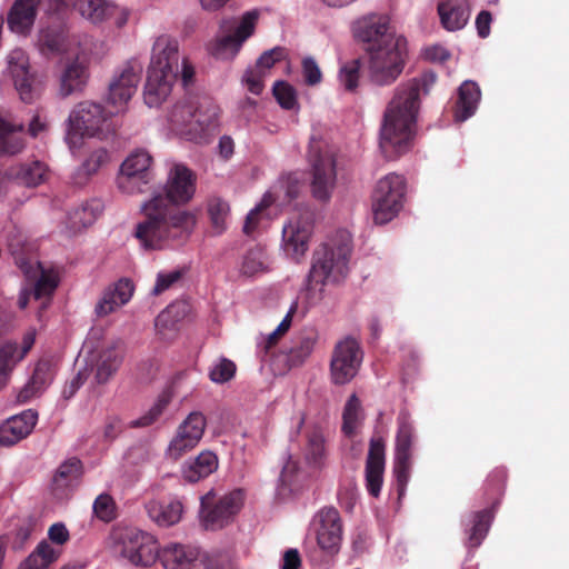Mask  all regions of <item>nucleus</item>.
I'll return each instance as SVG.
<instances>
[{"label":"nucleus","instance_id":"obj_1","mask_svg":"<svg viewBox=\"0 0 569 569\" xmlns=\"http://www.w3.org/2000/svg\"><path fill=\"white\" fill-rule=\"evenodd\" d=\"M196 181L192 170L182 163H174L163 188L153 191L151 198L141 203L143 220L137 223L134 237L142 248L160 250L188 236L196 220L181 206L194 196Z\"/></svg>","mask_w":569,"mask_h":569},{"label":"nucleus","instance_id":"obj_2","mask_svg":"<svg viewBox=\"0 0 569 569\" xmlns=\"http://www.w3.org/2000/svg\"><path fill=\"white\" fill-rule=\"evenodd\" d=\"M436 81V73L427 71L396 88L381 127L380 148L387 158H397L409 149L416 132L421 94H428Z\"/></svg>","mask_w":569,"mask_h":569},{"label":"nucleus","instance_id":"obj_3","mask_svg":"<svg viewBox=\"0 0 569 569\" xmlns=\"http://www.w3.org/2000/svg\"><path fill=\"white\" fill-rule=\"evenodd\" d=\"M109 551L113 557L134 566L149 567L160 560L164 569H191L208 556L180 543H168L159 549L156 538L134 527L116 526L109 535Z\"/></svg>","mask_w":569,"mask_h":569},{"label":"nucleus","instance_id":"obj_4","mask_svg":"<svg viewBox=\"0 0 569 569\" xmlns=\"http://www.w3.org/2000/svg\"><path fill=\"white\" fill-rule=\"evenodd\" d=\"M351 236L346 230L337 232L329 242L319 246L312 257V266L308 276V290L320 284L338 283L348 274V262L352 250Z\"/></svg>","mask_w":569,"mask_h":569},{"label":"nucleus","instance_id":"obj_5","mask_svg":"<svg viewBox=\"0 0 569 569\" xmlns=\"http://www.w3.org/2000/svg\"><path fill=\"white\" fill-rule=\"evenodd\" d=\"M368 77L379 87L392 84L402 73L407 60V41L389 42L388 47L371 48L368 53Z\"/></svg>","mask_w":569,"mask_h":569},{"label":"nucleus","instance_id":"obj_6","mask_svg":"<svg viewBox=\"0 0 569 569\" xmlns=\"http://www.w3.org/2000/svg\"><path fill=\"white\" fill-rule=\"evenodd\" d=\"M219 116L218 107L210 100H204L198 107L191 101L177 102L170 114L169 121L176 130L183 134H192L196 138L216 127Z\"/></svg>","mask_w":569,"mask_h":569},{"label":"nucleus","instance_id":"obj_7","mask_svg":"<svg viewBox=\"0 0 569 569\" xmlns=\"http://www.w3.org/2000/svg\"><path fill=\"white\" fill-rule=\"evenodd\" d=\"M406 194V180L390 173L380 179L372 196L373 220L377 224L391 221L401 210Z\"/></svg>","mask_w":569,"mask_h":569},{"label":"nucleus","instance_id":"obj_8","mask_svg":"<svg viewBox=\"0 0 569 569\" xmlns=\"http://www.w3.org/2000/svg\"><path fill=\"white\" fill-rule=\"evenodd\" d=\"M106 121L104 109L92 101L78 103L68 118L67 142L71 149L82 146L84 138L99 134Z\"/></svg>","mask_w":569,"mask_h":569},{"label":"nucleus","instance_id":"obj_9","mask_svg":"<svg viewBox=\"0 0 569 569\" xmlns=\"http://www.w3.org/2000/svg\"><path fill=\"white\" fill-rule=\"evenodd\" d=\"M311 164V193L319 201H328L336 187V158L333 152L322 150L320 143H312L309 148Z\"/></svg>","mask_w":569,"mask_h":569},{"label":"nucleus","instance_id":"obj_10","mask_svg":"<svg viewBox=\"0 0 569 569\" xmlns=\"http://www.w3.org/2000/svg\"><path fill=\"white\" fill-rule=\"evenodd\" d=\"M397 426L393 472L397 479L398 492L401 496L410 477L416 436L410 415L407 411L399 413Z\"/></svg>","mask_w":569,"mask_h":569},{"label":"nucleus","instance_id":"obj_11","mask_svg":"<svg viewBox=\"0 0 569 569\" xmlns=\"http://www.w3.org/2000/svg\"><path fill=\"white\" fill-rule=\"evenodd\" d=\"M244 493L242 490H233L217 501L210 492L201 498L202 523L208 530L221 529L229 525L243 506Z\"/></svg>","mask_w":569,"mask_h":569},{"label":"nucleus","instance_id":"obj_12","mask_svg":"<svg viewBox=\"0 0 569 569\" xmlns=\"http://www.w3.org/2000/svg\"><path fill=\"white\" fill-rule=\"evenodd\" d=\"M363 352L360 343L352 337L340 340L332 351L330 375L335 385H346L358 373Z\"/></svg>","mask_w":569,"mask_h":569},{"label":"nucleus","instance_id":"obj_13","mask_svg":"<svg viewBox=\"0 0 569 569\" xmlns=\"http://www.w3.org/2000/svg\"><path fill=\"white\" fill-rule=\"evenodd\" d=\"M141 73L142 66L137 61H129L114 72L109 82V117L124 111L127 103L137 91Z\"/></svg>","mask_w":569,"mask_h":569},{"label":"nucleus","instance_id":"obj_14","mask_svg":"<svg viewBox=\"0 0 569 569\" xmlns=\"http://www.w3.org/2000/svg\"><path fill=\"white\" fill-rule=\"evenodd\" d=\"M8 71L23 102L33 103L40 98L42 82L36 74L30 72L29 57L23 50L14 49L9 53Z\"/></svg>","mask_w":569,"mask_h":569},{"label":"nucleus","instance_id":"obj_15","mask_svg":"<svg viewBox=\"0 0 569 569\" xmlns=\"http://www.w3.org/2000/svg\"><path fill=\"white\" fill-rule=\"evenodd\" d=\"M355 37L366 44L367 53L371 52V48L388 47L389 42L396 41L401 43L407 41L402 36H397L391 30L389 18L381 14H370L358 20L353 27Z\"/></svg>","mask_w":569,"mask_h":569},{"label":"nucleus","instance_id":"obj_16","mask_svg":"<svg viewBox=\"0 0 569 569\" xmlns=\"http://www.w3.org/2000/svg\"><path fill=\"white\" fill-rule=\"evenodd\" d=\"M206 426L207 420L203 413L190 412L178 427L176 436L167 448V456L172 460H178L196 448L204 433Z\"/></svg>","mask_w":569,"mask_h":569},{"label":"nucleus","instance_id":"obj_17","mask_svg":"<svg viewBox=\"0 0 569 569\" xmlns=\"http://www.w3.org/2000/svg\"><path fill=\"white\" fill-rule=\"evenodd\" d=\"M313 229L310 214L292 217L282 228V240L286 252L299 260L309 248V239Z\"/></svg>","mask_w":569,"mask_h":569},{"label":"nucleus","instance_id":"obj_18","mask_svg":"<svg viewBox=\"0 0 569 569\" xmlns=\"http://www.w3.org/2000/svg\"><path fill=\"white\" fill-rule=\"evenodd\" d=\"M386 443L380 437L371 438L365 467L366 488L370 496L378 498L383 483Z\"/></svg>","mask_w":569,"mask_h":569},{"label":"nucleus","instance_id":"obj_19","mask_svg":"<svg viewBox=\"0 0 569 569\" xmlns=\"http://www.w3.org/2000/svg\"><path fill=\"white\" fill-rule=\"evenodd\" d=\"M319 528L317 541L319 547L330 553L337 552L342 539V521L335 507H325L318 515Z\"/></svg>","mask_w":569,"mask_h":569},{"label":"nucleus","instance_id":"obj_20","mask_svg":"<svg viewBox=\"0 0 569 569\" xmlns=\"http://www.w3.org/2000/svg\"><path fill=\"white\" fill-rule=\"evenodd\" d=\"M258 16L256 10L246 12L233 33L222 36L216 40L212 54L218 58H222L227 53L234 56L242 43L252 36Z\"/></svg>","mask_w":569,"mask_h":569},{"label":"nucleus","instance_id":"obj_21","mask_svg":"<svg viewBox=\"0 0 569 569\" xmlns=\"http://www.w3.org/2000/svg\"><path fill=\"white\" fill-rule=\"evenodd\" d=\"M81 473L82 465L79 459L71 458L61 463L51 482L53 497L60 501L68 500L78 487Z\"/></svg>","mask_w":569,"mask_h":569},{"label":"nucleus","instance_id":"obj_22","mask_svg":"<svg viewBox=\"0 0 569 569\" xmlns=\"http://www.w3.org/2000/svg\"><path fill=\"white\" fill-rule=\"evenodd\" d=\"M177 80V72L161 71L160 69H148L147 81L143 90V99L149 107H159L172 91Z\"/></svg>","mask_w":569,"mask_h":569},{"label":"nucleus","instance_id":"obj_23","mask_svg":"<svg viewBox=\"0 0 569 569\" xmlns=\"http://www.w3.org/2000/svg\"><path fill=\"white\" fill-rule=\"evenodd\" d=\"M179 62V44L177 39L162 34L158 37L152 47L151 62L149 69L177 72Z\"/></svg>","mask_w":569,"mask_h":569},{"label":"nucleus","instance_id":"obj_24","mask_svg":"<svg viewBox=\"0 0 569 569\" xmlns=\"http://www.w3.org/2000/svg\"><path fill=\"white\" fill-rule=\"evenodd\" d=\"M37 420L38 412L31 409L9 418L0 428V445L7 447L16 445L32 431Z\"/></svg>","mask_w":569,"mask_h":569},{"label":"nucleus","instance_id":"obj_25","mask_svg":"<svg viewBox=\"0 0 569 569\" xmlns=\"http://www.w3.org/2000/svg\"><path fill=\"white\" fill-rule=\"evenodd\" d=\"M41 0H16L11 6L7 23L18 34L28 36L37 18V9Z\"/></svg>","mask_w":569,"mask_h":569},{"label":"nucleus","instance_id":"obj_26","mask_svg":"<svg viewBox=\"0 0 569 569\" xmlns=\"http://www.w3.org/2000/svg\"><path fill=\"white\" fill-rule=\"evenodd\" d=\"M469 0H446L438 4L441 26L448 31L465 28L470 18Z\"/></svg>","mask_w":569,"mask_h":569},{"label":"nucleus","instance_id":"obj_27","mask_svg":"<svg viewBox=\"0 0 569 569\" xmlns=\"http://www.w3.org/2000/svg\"><path fill=\"white\" fill-rule=\"evenodd\" d=\"M68 30L62 22L50 23L38 31L37 47L42 54H58L67 50Z\"/></svg>","mask_w":569,"mask_h":569},{"label":"nucleus","instance_id":"obj_28","mask_svg":"<svg viewBox=\"0 0 569 569\" xmlns=\"http://www.w3.org/2000/svg\"><path fill=\"white\" fill-rule=\"evenodd\" d=\"M481 98L479 86L471 80H466L458 89V98L453 107V119L463 122L475 114Z\"/></svg>","mask_w":569,"mask_h":569},{"label":"nucleus","instance_id":"obj_29","mask_svg":"<svg viewBox=\"0 0 569 569\" xmlns=\"http://www.w3.org/2000/svg\"><path fill=\"white\" fill-rule=\"evenodd\" d=\"M34 340V331H28L23 336L21 345L7 341L0 346V369L9 376L13 367L22 360L32 348Z\"/></svg>","mask_w":569,"mask_h":569},{"label":"nucleus","instance_id":"obj_30","mask_svg":"<svg viewBox=\"0 0 569 569\" xmlns=\"http://www.w3.org/2000/svg\"><path fill=\"white\" fill-rule=\"evenodd\" d=\"M149 518L159 527H170L179 522L182 516V503L173 500L169 502L151 500L146 503Z\"/></svg>","mask_w":569,"mask_h":569},{"label":"nucleus","instance_id":"obj_31","mask_svg":"<svg viewBox=\"0 0 569 569\" xmlns=\"http://www.w3.org/2000/svg\"><path fill=\"white\" fill-rule=\"evenodd\" d=\"M46 166L40 161L14 164L8 168V174L14 182L26 187L40 184L46 176Z\"/></svg>","mask_w":569,"mask_h":569},{"label":"nucleus","instance_id":"obj_32","mask_svg":"<svg viewBox=\"0 0 569 569\" xmlns=\"http://www.w3.org/2000/svg\"><path fill=\"white\" fill-rule=\"evenodd\" d=\"M88 72L86 66L78 59L67 64L60 83V94L68 97L81 91L87 82Z\"/></svg>","mask_w":569,"mask_h":569},{"label":"nucleus","instance_id":"obj_33","mask_svg":"<svg viewBox=\"0 0 569 569\" xmlns=\"http://www.w3.org/2000/svg\"><path fill=\"white\" fill-rule=\"evenodd\" d=\"M154 181L153 177H147L131 170H123L120 168L116 178V186L120 192L124 194H140L150 190Z\"/></svg>","mask_w":569,"mask_h":569},{"label":"nucleus","instance_id":"obj_34","mask_svg":"<svg viewBox=\"0 0 569 569\" xmlns=\"http://www.w3.org/2000/svg\"><path fill=\"white\" fill-rule=\"evenodd\" d=\"M218 469V457L212 451H202L183 469V477L189 482H198Z\"/></svg>","mask_w":569,"mask_h":569},{"label":"nucleus","instance_id":"obj_35","mask_svg":"<svg viewBox=\"0 0 569 569\" xmlns=\"http://www.w3.org/2000/svg\"><path fill=\"white\" fill-rule=\"evenodd\" d=\"M21 131V124H12L0 116V154H16L22 150Z\"/></svg>","mask_w":569,"mask_h":569},{"label":"nucleus","instance_id":"obj_36","mask_svg":"<svg viewBox=\"0 0 569 569\" xmlns=\"http://www.w3.org/2000/svg\"><path fill=\"white\" fill-rule=\"evenodd\" d=\"M305 458L309 465L321 466L326 458V439L322 429L315 426L307 432Z\"/></svg>","mask_w":569,"mask_h":569},{"label":"nucleus","instance_id":"obj_37","mask_svg":"<svg viewBox=\"0 0 569 569\" xmlns=\"http://www.w3.org/2000/svg\"><path fill=\"white\" fill-rule=\"evenodd\" d=\"M104 204L101 200L93 199L70 214L71 227L74 230L91 226L103 213Z\"/></svg>","mask_w":569,"mask_h":569},{"label":"nucleus","instance_id":"obj_38","mask_svg":"<svg viewBox=\"0 0 569 569\" xmlns=\"http://www.w3.org/2000/svg\"><path fill=\"white\" fill-rule=\"evenodd\" d=\"M362 62L360 59H352L343 62L338 72V81L345 91L356 93L361 80Z\"/></svg>","mask_w":569,"mask_h":569},{"label":"nucleus","instance_id":"obj_39","mask_svg":"<svg viewBox=\"0 0 569 569\" xmlns=\"http://www.w3.org/2000/svg\"><path fill=\"white\" fill-rule=\"evenodd\" d=\"M241 273L247 277L268 271V254L263 247L254 246L243 256Z\"/></svg>","mask_w":569,"mask_h":569},{"label":"nucleus","instance_id":"obj_40","mask_svg":"<svg viewBox=\"0 0 569 569\" xmlns=\"http://www.w3.org/2000/svg\"><path fill=\"white\" fill-rule=\"evenodd\" d=\"M491 519V512L488 509L477 511L472 516L471 526L467 529L469 548H477L487 536Z\"/></svg>","mask_w":569,"mask_h":569},{"label":"nucleus","instance_id":"obj_41","mask_svg":"<svg viewBox=\"0 0 569 569\" xmlns=\"http://www.w3.org/2000/svg\"><path fill=\"white\" fill-rule=\"evenodd\" d=\"M123 170H131L133 172L146 174L147 177H156L153 171V159L149 152L144 150H137L131 152L120 166Z\"/></svg>","mask_w":569,"mask_h":569},{"label":"nucleus","instance_id":"obj_42","mask_svg":"<svg viewBox=\"0 0 569 569\" xmlns=\"http://www.w3.org/2000/svg\"><path fill=\"white\" fill-rule=\"evenodd\" d=\"M208 213L216 232L222 233L227 228L226 221L230 213L229 203L219 197H212L208 201Z\"/></svg>","mask_w":569,"mask_h":569},{"label":"nucleus","instance_id":"obj_43","mask_svg":"<svg viewBox=\"0 0 569 569\" xmlns=\"http://www.w3.org/2000/svg\"><path fill=\"white\" fill-rule=\"evenodd\" d=\"M74 7L92 23H102L107 14V0H77Z\"/></svg>","mask_w":569,"mask_h":569},{"label":"nucleus","instance_id":"obj_44","mask_svg":"<svg viewBox=\"0 0 569 569\" xmlns=\"http://www.w3.org/2000/svg\"><path fill=\"white\" fill-rule=\"evenodd\" d=\"M134 292V284L128 278L118 280L112 290H109V312L124 306L130 301Z\"/></svg>","mask_w":569,"mask_h":569},{"label":"nucleus","instance_id":"obj_45","mask_svg":"<svg viewBox=\"0 0 569 569\" xmlns=\"http://www.w3.org/2000/svg\"><path fill=\"white\" fill-rule=\"evenodd\" d=\"M316 342L317 335L315 332L302 336L296 346L290 349L288 361L292 366L301 365L312 353Z\"/></svg>","mask_w":569,"mask_h":569},{"label":"nucleus","instance_id":"obj_46","mask_svg":"<svg viewBox=\"0 0 569 569\" xmlns=\"http://www.w3.org/2000/svg\"><path fill=\"white\" fill-rule=\"evenodd\" d=\"M360 410V400L353 393L348 399L342 413V432L346 436L352 437L355 435L359 421Z\"/></svg>","mask_w":569,"mask_h":569},{"label":"nucleus","instance_id":"obj_47","mask_svg":"<svg viewBox=\"0 0 569 569\" xmlns=\"http://www.w3.org/2000/svg\"><path fill=\"white\" fill-rule=\"evenodd\" d=\"M171 401L168 392H162L152 405V407L137 420L130 422L131 427H148L153 425L164 412Z\"/></svg>","mask_w":569,"mask_h":569},{"label":"nucleus","instance_id":"obj_48","mask_svg":"<svg viewBox=\"0 0 569 569\" xmlns=\"http://www.w3.org/2000/svg\"><path fill=\"white\" fill-rule=\"evenodd\" d=\"M273 96L281 108L291 110L297 104V94L292 86L286 81H277L272 88Z\"/></svg>","mask_w":569,"mask_h":569},{"label":"nucleus","instance_id":"obj_49","mask_svg":"<svg viewBox=\"0 0 569 569\" xmlns=\"http://www.w3.org/2000/svg\"><path fill=\"white\" fill-rule=\"evenodd\" d=\"M186 273L184 268L174 269L171 271H160L157 274L156 284L152 289V293L156 296L161 295L162 292L167 291L171 287H173L174 283L180 281L182 277Z\"/></svg>","mask_w":569,"mask_h":569},{"label":"nucleus","instance_id":"obj_50","mask_svg":"<svg viewBox=\"0 0 569 569\" xmlns=\"http://www.w3.org/2000/svg\"><path fill=\"white\" fill-rule=\"evenodd\" d=\"M236 370L237 367L233 361L221 358L219 362L211 368L209 378L216 383H224L234 377Z\"/></svg>","mask_w":569,"mask_h":569},{"label":"nucleus","instance_id":"obj_51","mask_svg":"<svg viewBox=\"0 0 569 569\" xmlns=\"http://www.w3.org/2000/svg\"><path fill=\"white\" fill-rule=\"evenodd\" d=\"M58 286V278L56 273L48 272L43 269L40 271V277L36 281L34 288H33V296L36 299H41L46 296L52 295L54 289Z\"/></svg>","mask_w":569,"mask_h":569},{"label":"nucleus","instance_id":"obj_52","mask_svg":"<svg viewBox=\"0 0 569 569\" xmlns=\"http://www.w3.org/2000/svg\"><path fill=\"white\" fill-rule=\"evenodd\" d=\"M53 378L52 365L49 360H40L34 367L30 381L41 391Z\"/></svg>","mask_w":569,"mask_h":569},{"label":"nucleus","instance_id":"obj_53","mask_svg":"<svg viewBox=\"0 0 569 569\" xmlns=\"http://www.w3.org/2000/svg\"><path fill=\"white\" fill-rule=\"evenodd\" d=\"M301 68L305 82L308 86H317L322 81V72L315 58H303L301 61Z\"/></svg>","mask_w":569,"mask_h":569},{"label":"nucleus","instance_id":"obj_54","mask_svg":"<svg viewBox=\"0 0 569 569\" xmlns=\"http://www.w3.org/2000/svg\"><path fill=\"white\" fill-rule=\"evenodd\" d=\"M267 76L260 68L252 67L247 69L243 82L251 93L259 96L263 91V80Z\"/></svg>","mask_w":569,"mask_h":569},{"label":"nucleus","instance_id":"obj_55","mask_svg":"<svg viewBox=\"0 0 569 569\" xmlns=\"http://www.w3.org/2000/svg\"><path fill=\"white\" fill-rule=\"evenodd\" d=\"M302 188V183L295 174H288L279 181L276 187V192L281 191L284 193V198L291 201L298 198Z\"/></svg>","mask_w":569,"mask_h":569},{"label":"nucleus","instance_id":"obj_56","mask_svg":"<svg viewBox=\"0 0 569 569\" xmlns=\"http://www.w3.org/2000/svg\"><path fill=\"white\" fill-rule=\"evenodd\" d=\"M284 58V49L281 47L272 48L263 52L257 60L256 68H260L266 74L269 73L270 69Z\"/></svg>","mask_w":569,"mask_h":569},{"label":"nucleus","instance_id":"obj_57","mask_svg":"<svg viewBox=\"0 0 569 569\" xmlns=\"http://www.w3.org/2000/svg\"><path fill=\"white\" fill-rule=\"evenodd\" d=\"M126 356V345L123 341L118 340L109 347V376L122 363Z\"/></svg>","mask_w":569,"mask_h":569},{"label":"nucleus","instance_id":"obj_58","mask_svg":"<svg viewBox=\"0 0 569 569\" xmlns=\"http://www.w3.org/2000/svg\"><path fill=\"white\" fill-rule=\"evenodd\" d=\"M506 478L505 469H495L486 480L487 490L493 495H500L505 487Z\"/></svg>","mask_w":569,"mask_h":569},{"label":"nucleus","instance_id":"obj_59","mask_svg":"<svg viewBox=\"0 0 569 569\" xmlns=\"http://www.w3.org/2000/svg\"><path fill=\"white\" fill-rule=\"evenodd\" d=\"M270 204V201L267 200V197L262 200V202L252 209L246 218L243 224V232L246 234H251L258 226L260 212Z\"/></svg>","mask_w":569,"mask_h":569},{"label":"nucleus","instance_id":"obj_60","mask_svg":"<svg viewBox=\"0 0 569 569\" xmlns=\"http://www.w3.org/2000/svg\"><path fill=\"white\" fill-rule=\"evenodd\" d=\"M34 552L40 557L42 563H46L47 566L54 562L60 555V552L52 548L51 545L47 541H41L36 548Z\"/></svg>","mask_w":569,"mask_h":569},{"label":"nucleus","instance_id":"obj_61","mask_svg":"<svg viewBox=\"0 0 569 569\" xmlns=\"http://www.w3.org/2000/svg\"><path fill=\"white\" fill-rule=\"evenodd\" d=\"M129 18V10L109 1V21L112 20L117 28L123 27Z\"/></svg>","mask_w":569,"mask_h":569},{"label":"nucleus","instance_id":"obj_62","mask_svg":"<svg viewBox=\"0 0 569 569\" xmlns=\"http://www.w3.org/2000/svg\"><path fill=\"white\" fill-rule=\"evenodd\" d=\"M87 373L86 371H79L72 379L70 382H68L63 390H62V397L66 399V400H69L71 399L76 392L79 390V388L84 383V381L87 380Z\"/></svg>","mask_w":569,"mask_h":569},{"label":"nucleus","instance_id":"obj_63","mask_svg":"<svg viewBox=\"0 0 569 569\" xmlns=\"http://www.w3.org/2000/svg\"><path fill=\"white\" fill-rule=\"evenodd\" d=\"M492 22V16L489 11L482 10L476 18V28L480 38H487L490 33V24Z\"/></svg>","mask_w":569,"mask_h":569},{"label":"nucleus","instance_id":"obj_64","mask_svg":"<svg viewBox=\"0 0 569 569\" xmlns=\"http://www.w3.org/2000/svg\"><path fill=\"white\" fill-rule=\"evenodd\" d=\"M48 536L52 542L58 545L66 543L70 537L67 527L61 522L52 525L49 528Z\"/></svg>","mask_w":569,"mask_h":569}]
</instances>
